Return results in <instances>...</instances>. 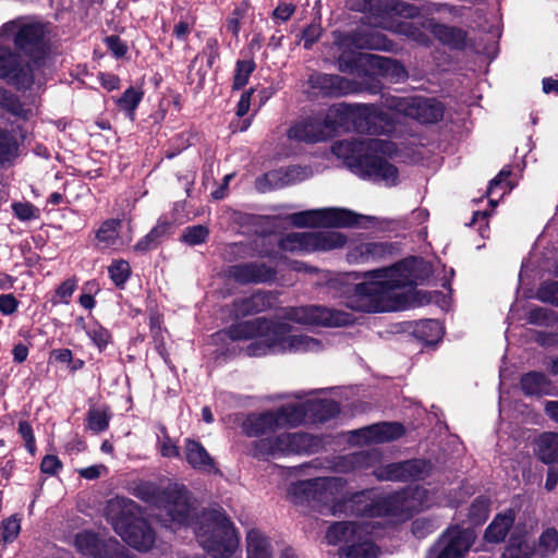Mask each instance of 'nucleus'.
Here are the masks:
<instances>
[{"label": "nucleus", "mask_w": 558, "mask_h": 558, "mask_svg": "<svg viewBox=\"0 0 558 558\" xmlns=\"http://www.w3.org/2000/svg\"><path fill=\"white\" fill-rule=\"evenodd\" d=\"M21 532V520L17 515L4 519L0 526V541L3 544L12 543Z\"/></svg>", "instance_id": "a19ab883"}, {"label": "nucleus", "mask_w": 558, "mask_h": 558, "mask_svg": "<svg viewBox=\"0 0 558 558\" xmlns=\"http://www.w3.org/2000/svg\"><path fill=\"white\" fill-rule=\"evenodd\" d=\"M347 238L339 231L292 232L283 236L279 246L291 253H311L342 247Z\"/></svg>", "instance_id": "4468645a"}, {"label": "nucleus", "mask_w": 558, "mask_h": 558, "mask_svg": "<svg viewBox=\"0 0 558 558\" xmlns=\"http://www.w3.org/2000/svg\"><path fill=\"white\" fill-rule=\"evenodd\" d=\"M474 541L471 530L458 526L448 529L437 542L435 558H464Z\"/></svg>", "instance_id": "a211bd4d"}, {"label": "nucleus", "mask_w": 558, "mask_h": 558, "mask_svg": "<svg viewBox=\"0 0 558 558\" xmlns=\"http://www.w3.org/2000/svg\"><path fill=\"white\" fill-rule=\"evenodd\" d=\"M306 414L298 404H283L260 413H251L242 423L243 433L259 437L251 444V453L257 459L268 460L291 454H311L319 451L324 441L320 437L303 432H282L302 425Z\"/></svg>", "instance_id": "f03ea898"}, {"label": "nucleus", "mask_w": 558, "mask_h": 558, "mask_svg": "<svg viewBox=\"0 0 558 558\" xmlns=\"http://www.w3.org/2000/svg\"><path fill=\"white\" fill-rule=\"evenodd\" d=\"M489 513V500L486 497L476 498L470 508V518L474 523L484 522Z\"/></svg>", "instance_id": "09e8293b"}, {"label": "nucleus", "mask_w": 558, "mask_h": 558, "mask_svg": "<svg viewBox=\"0 0 558 558\" xmlns=\"http://www.w3.org/2000/svg\"><path fill=\"white\" fill-rule=\"evenodd\" d=\"M509 175V172L506 170H501L499 174L493 179L489 183L488 190H487V196L489 198V203L492 205H496V201L494 199V195H497L500 190V196L508 193L512 186L509 184V182H506L507 177Z\"/></svg>", "instance_id": "49530a36"}, {"label": "nucleus", "mask_w": 558, "mask_h": 558, "mask_svg": "<svg viewBox=\"0 0 558 558\" xmlns=\"http://www.w3.org/2000/svg\"><path fill=\"white\" fill-rule=\"evenodd\" d=\"M242 17V14L240 10H234L232 15L228 19L226 27L228 32L232 33L234 36H238L240 32V20Z\"/></svg>", "instance_id": "69168bd1"}, {"label": "nucleus", "mask_w": 558, "mask_h": 558, "mask_svg": "<svg viewBox=\"0 0 558 558\" xmlns=\"http://www.w3.org/2000/svg\"><path fill=\"white\" fill-rule=\"evenodd\" d=\"M341 112L352 117L355 129L361 133L377 134L392 131L386 114L373 105L338 106L330 108L325 119L317 117L293 124L288 131V137L305 143L324 141L335 131L333 118Z\"/></svg>", "instance_id": "0eeeda50"}, {"label": "nucleus", "mask_w": 558, "mask_h": 558, "mask_svg": "<svg viewBox=\"0 0 558 558\" xmlns=\"http://www.w3.org/2000/svg\"><path fill=\"white\" fill-rule=\"evenodd\" d=\"M209 235V230L203 225L186 227L182 233V241L191 246L204 243Z\"/></svg>", "instance_id": "c03bdc74"}, {"label": "nucleus", "mask_w": 558, "mask_h": 558, "mask_svg": "<svg viewBox=\"0 0 558 558\" xmlns=\"http://www.w3.org/2000/svg\"><path fill=\"white\" fill-rule=\"evenodd\" d=\"M74 545L81 554L94 558H136L118 541L109 539L101 544L96 535L90 532L78 533L75 536Z\"/></svg>", "instance_id": "f3484780"}, {"label": "nucleus", "mask_w": 558, "mask_h": 558, "mask_svg": "<svg viewBox=\"0 0 558 558\" xmlns=\"http://www.w3.org/2000/svg\"><path fill=\"white\" fill-rule=\"evenodd\" d=\"M2 105L9 112L22 119H28L35 113L32 107L25 108L19 99H16L13 95L8 94L7 92L3 93Z\"/></svg>", "instance_id": "a18cd8bd"}, {"label": "nucleus", "mask_w": 558, "mask_h": 558, "mask_svg": "<svg viewBox=\"0 0 558 558\" xmlns=\"http://www.w3.org/2000/svg\"><path fill=\"white\" fill-rule=\"evenodd\" d=\"M252 93H253V90H247L241 95V98L238 104V109H236V114L239 117H243L247 113V111L250 109Z\"/></svg>", "instance_id": "774afa93"}, {"label": "nucleus", "mask_w": 558, "mask_h": 558, "mask_svg": "<svg viewBox=\"0 0 558 558\" xmlns=\"http://www.w3.org/2000/svg\"><path fill=\"white\" fill-rule=\"evenodd\" d=\"M332 154L342 159L355 174L396 185L399 180L398 169L389 161L397 153L396 145L381 138L344 140L331 146Z\"/></svg>", "instance_id": "423d86ee"}, {"label": "nucleus", "mask_w": 558, "mask_h": 558, "mask_svg": "<svg viewBox=\"0 0 558 558\" xmlns=\"http://www.w3.org/2000/svg\"><path fill=\"white\" fill-rule=\"evenodd\" d=\"M44 27L38 23L15 20L0 28V78L17 88L34 82L31 54L41 49Z\"/></svg>", "instance_id": "39448f33"}, {"label": "nucleus", "mask_w": 558, "mask_h": 558, "mask_svg": "<svg viewBox=\"0 0 558 558\" xmlns=\"http://www.w3.org/2000/svg\"><path fill=\"white\" fill-rule=\"evenodd\" d=\"M75 290V281L69 279L59 286L56 291V296L53 299V303H69L73 292Z\"/></svg>", "instance_id": "603ef678"}, {"label": "nucleus", "mask_w": 558, "mask_h": 558, "mask_svg": "<svg viewBox=\"0 0 558 558\" xmlns=\"http://www.w3.org/2000/svg\"><path fill=\"white\" fill-rule=\"evenodd\" d=\"M106 472H107V468L102 464L92 465V466L78 470V474L86 480L98 478Z\"/></svg>", "instance_id": "680f3d73"}, {"label": "nucleus", "mask_w": 558, "mask_h": 558, "mask_svg": "<svg viewBox=\"0 0 558 558\" xmlns=\"http://www.w3.org/2000/svg\"><path fill=\"white\" fill-rule=\"evenodd\" d=\"M283 319L305 326L340 327L353 323V316L343 311L318 305L287 307Z\"/></svg>", "instance_id": "2eb2a0df"}, {"label": "nucleus", "mask_w": 558, "mask_h": 558, "mask_svg": "<svg viewBox=\"0 0 558 558\" xmlns=\"http://www.w3.org/2000/svg\"><path fill=\"white\" fill-rule=\"evenodd\" d=\"M389 106L398 113L422 123L436 122L444 113V108L439 101L418 96L392 98Z\"/></svg>", "instance_id": "dca6fc26"}, {"label": "nucleus", "mask_w": 558, "mask_h": 558, "mask_svg": "<svg viewBox=\"0 0 558 558\" xmlns=\"http://www.w3.org/2000/svg\"><path fill=\"white\" fill-rule=\"evenodd\" d=\"M430 472V464L424 460H409L389 463L374 470L379 481H416L425 478Z\"/></svg>", "instance_id": "aec40b11"}, {"label": "nucleus", "mask_w": 558, "mask_h": 558, "mask_svg": "<svg viewBox=\"0 0 558 558\" xmlns=\"http://www.w3.org/2000/svg\"><path fill=\"white\" fill-rule=\"evenodd\" d=\"M360 521L336 522L329 526L326 541L330 545L343 543L340 558H377L378 549L373 539L388 525L383 518L354 514Z\"/></svg>", "instance_id": "6e6552de"}, {"label": "nucleus", "mask_w": 558, "mask_h": 558, "mask_svg": "<svg viewBox=\"0 0 558 558\" xmlns=\"http://www.w3.org/2000/svg\"><path fill=\"white\" fill-rule=\"evenodd\" d=\"M307 168L301 166H291L267 172L256 180V189L259 192H266L271 189H280L301 182L310 177Z\"/></svg>", "instance_id": "412c9836"}, {"label": "nucleus", "mask_w": 558, "mask_h": 558, "mask_svg": "<svg viewBox=\"0 0 558 558\" xmlns=\"http://www.w3.org/2000/svg\"><path fill=\"white\" fill-rule=\"evenodd\" d=\"M294 5L290 3H280L274 11V17L281 22H286L294 13Z\"/></svg>", "instance_id": "e2e57ef3"}, {"label": "nucleus", "mask_w": 558, "mask_h": 558, "mask_svg": "<svg viewBox=\"0 0 558 558\" xmlns=\"http://www.w3.org/2000/svg\"><path fill=\"white\" fill-rule=\"evenodd\" d=\"M19 433H20V435L22 436V438L25 441L26 449L32 454H34L35 450H36V445H35V437H34V434H33V428L29 425V423L26 422V421L20 422V424H19Z\"/></svg>", "instance_id": "5fc2aeb1"}, {"label": "nucleus", "mask_w": 558, "mask_h": 558, "mask_svg": "<svg viewBox=\"0 0 558 558\" xmlns=\"http://www.w3.org/2000/svg\"><path fill=\"white\" fill-rule=\"evenodd\" d=\"M313 88L319 89L324 95L341 96L355 93L356 85L336 74L316 73L310 77Z\"/></svg>", "instance_id": "b1692460"}, {"label": "nucleus", "mask_w": 558, "mask_h": 558, "mask_svg": "<svg viewBox=\"0 0 558 558\" xmlns=\"http://www.w3.org/2000/svg\"><path fill=\"white\" fill-rule=\"evenodd\" d=\"M143 99V92L141 89L130 87L123 95L117 99V105L123 110L130 120H134L135 110Z\"/></svg>", "instance_id": "c9c22d12"}, {"label": "nucleus", "mask_w": 558, "mask_h": 558, "mask_svg": "<svg viewBox=\"0 0 558 558\" xmlns=\"http://www.w3.org/2000/svg\"><path fill=\"white\" fill-rule=\"evenodd\" d=\"M272 298L266 292L258 291L248 298L234 303L235 317L259 313L271 306Z\"/></svg>", "instance_id": "2f4dec72"}, {"label": "nucleus", "mask_w": 558, "mask_h": 558, "mask_svg": "<svg viewBox=\"0 0 558 558\" xmlns=\"http://www.w3.org/2000/svg\"><path fill=\"white\" fill-rule=\"evenodd\" d=\"M19 144L15 136L8 131L0 130V162H8L17 156Z\"/></svg>", "instance_id": "58836bf2"}, {"label": "nucleus", "mask_w": 558, "mask_h": 558, "mask_svg": "<svg viewBox=\"0 0 558 558\" xmlns=\"http://www.w3.org/2000/svg\"><path fill=\"white\" fill-rule=\"evenodd\" d=\"M337 44L342 48L372 50H390L392 46L384 34L375 29L354 33L342 39H337Z\"/></svg>", "instance_id": "5701e85b"}, {"label": "nucleus", "mask_w": 558, "mask_h": 558, "mask_svg": "<svg viewBox=\"0 0 558 558\" xmlns=\"http://www.w3.org/2000/svg\"><path fill=\"white\" fill-rule=\"evenodd\" d=\"M44 473L54 475L61 469V462L56 456H46L40 464Z\"/></svg>", "instance_id": "4d7b16f0"}, {"label": "nucleus", "mask_w": 558, "mask_h": 558, "mask_svg": "<svg viewBox=\"0 0 558 558\" xmlns=\"http://www.w3.org/2000/svg\"><path fill=\"white\" fill-rule=\"evenodd\" d=\"M536 298L546 303L558 304V282L548 281L541 284Z\"/></svg>", "instance_id": "3c124183"}, {"label": "nucleus", "mask_w": 558, "mask_h": 558, "mask_svg": "<svg viewBox=\"0 0 558 558\" xmlns=\"http://www.w3.org/2000/svg\"><path fill=\"white\" fill-rule=\"evenodd\" d=\"M415 332L422 338L426 343L432 344L439 341L444 335V329L441 324L436 319H427L421 322Z\"/></svg>", "instance_id": "e433bc0d"}, {"label": "nucleus", "mask_w": 558, "mask_h": 558, "mask_svg": "<svg viewBox=\"0 0 558 558\" xmlns=\"http://www.w3.org/2000/svg\"><path fill=\"white\" fill-rule=\"evenodd\" d=\"M120 220L109 219L105 221L97 231L96 238L104 248L119 250L131 242V236L123 238L120 235Z\"/></svg>", "instance_id": "c85d7f7f"}, {"label": "nucleus", "mask_w": 558, "mask_h": 558, "mask_svg": "<svg viewBox=\"0 0 558 558\" xmlns=\"http://www.w3.org/2000/svg\"><path fill=\"white\" fill-rule=\"evenodd\" d=\"M204 53L208 56L207 63L209 66H211L216 59L219 57V44L216 38L207 39Z\"/></svg>", "instance_id": "052dcab7"}, {"label": "nucleus", "mask_w": 558, "mask_h": 558, "mask_svg": "<svg viewBox=\"0 0 558 558\" xmlns=\"http://www.w3.org/2000/svg\"><path fill=\"white\" fill-rule=\"evenodd\" d=\"M228 275L240 283H265L271 281L276 272L264 263L254 262L231 266Z\"/></svg>", "instance_id": "4be33fe9"}, {"label": "nucleus", "mask_w": 558, "mask_h": 558, "mask_svg": "<svg viewBox=\"0 0 558 558\" xmlns=\"http://www.w3.org/2000/svg\"><path fill=\"white\" fill-rule=\"evenodd\" d=\"M533 556L534 547L527 541L512 538L501 558H532Z\"/></svg>", "instance_id": "ea45409f"}, {"label": "nucleus", "mask_w": 558, "mask_h": 558, "mask_svg": "<svg viewBox=\"0 0 558 558\" xmlns=\"http://www.w3.org/2000/svg\"><path fill=\"white\" fill-rule=\"evenodd\" d=\"M246 558H272L270 539L258 530L247 532Z\"/></svg>", "instance_id": "473e14b6"}, {"label": "nucleus", "mask_w": 558, "mask_h": 558, "mask_svg": "<svg viewBox=\"0 0 558 558\" xmlns=\"http://www.w3.org/2000/svg\"><path fill=\"white\" fill-rule=\"evenodd\" d=\"M535 445L536 453L544 463H558V433H543L537 437Z\"/></svg>", "instance_id": "72a5a7b5"}, {"label": "nucleus", "mask_w": 558, "mask_h": 558, "mask_svg": "<svg viewBox=\"0 0 558 558\" xmlns=\"http://www.w3.org/2000/svg\"><path fill=\"white\" fill-rule=\"evenodd\" d=\"M86 333L99 350H102L110 340L109 331L96 323L87 326Z\"/></svg>", "instance_id": "8fccbe9b"}, {"label": "nucleus", "mask_w": 558, "mask_h": 558, "mask_svg": "<svg viewBox=\"0 0 558 558\" xmlns=\"http://www.w3.org/2000/svg\"><path fill=\"white\" fill-rule=\"evenodd\" d=\"M108 272L113 283L122 287L131 275V267L126 260L118 259L108 267Z\"/></svg>", "instance_id": "37998d69"}, {"label": "nucleus", "mask_w": 558, "mask_h": 558, "mask_svg": "<svg viewBox=\"0 0 558 558\" xmlns=\"http://www.w3.org/2000/svg\"><path fill=\"white\" fill-rule=\"evenodd\" d=\"M413 264V260L407 259L389 268L366 272L362 282L344 290L342 303L352 311L364 313L402 308V290L415 283Z\"/></svg>", "instance_id": "7ed1b4c3"}, {"label": "nucleus", "mask_w": 558, "mask_h": 558, "mask_svg": "<svg viewBox=\"0 0 558 558\" xmlns=\"http://www.w3.org/2000/svg\"><path fill=\"white\" fill-rule=\"evenodd\" d=\"M521 388L526 396L548 395L551 391L547 376L539 372H530L522 376Z\"/></svg>", "instance_id": "f704fd0d"}, {"label": "nucleus", "mask_w": 558, "mask_h": 558, "mask_svg": "<svg viewBox=\"0 0 558 558\" xmlns=\"http://www.w3.org/2000/svg\"><path fill=\"white\" fill-rule=\"evenodd\" d=\"M364 59L372 70L392 82H400L407 77L405 69L396 60L376 54H366Z\"/></svg>", "instance_id": "bb28decb"}, {"label": "nucleus", "mask_w": 558, "mask_h": 558, "mask_svg": "<svg viewBox=\"0 0 558 558\" xmlns=\"http://www.w3.org/2000/svg\"><path fill=\"white\" fill-rule=\"evenodd\" d=\"M158 239L156 236H154L150 232L145 235L143 239H141L136 245L134 246V248L138 252H147L154 247L157 246L158 244Z\"/></svg>", "instance_id": "0e129e2a"}, {"label": "nucleus", "mask_w": 558, "mask_h": 558, "mask_svg": "<svg viewBox=\"0 0 558 558\" xmlns=\"http://www.w3.org/2000/svg\"><path fill=\"white\" fill-rule=\"evenodd\" d=\"M364 218L345 208L328 207L295 213L290 216V221L299 228H348Z\"/></svg>", "instance_id": "ddd939ff"}, {"label": "nucleus", "mask_w": 558, "mask_h": 558, "mask_svg": "<svg viewBox=\"0 0 558 558\" xmlns=\"http://www.w3.org/2000/svg\"><path fill=\"white\" fill-rule=\"evenodd\" d=\"M514 519L515 513L512 509L498 513L485 531V541L488 543L502 542L512 526Z\"/></svg>", "instance_id": "7c9ffc66"}, {"label": "nucleus", "mask_w": 558, "mask_h": 558, "mask_svg": "<svg viewBox=\"0 0 558 558\" xmlns=\"http://www.w3.org/2000/svg\"><path fill=\"white\" fill-rule=\"evenodd\" d=\"M558 548V532L555 529H546L539 536L538 545L534 548V555L545 558Z\"/></svg>", "instance_id": "4c0bfd02"}, {"label": "nucleus", "mask_w": 558, "mask_h": 558, "mask_svg": "<svg viewBox=\"0 0 558 558\" xmlns=\"http://www.w3.org/2000/svg\"><path fill=\"white\" fill-rule=\"evenodd\" d=\"M106 44L109 50L118 58L126 53V46L117 36H109L106 38Z\"/></svg>", "instance_id": "13d9d810"}, {"label": "nucleus", "mask_w": 558, "mask_h": 558, "mask_svg": "<svg viewBox=\"0 0 558 558\" xmlns=\"http://www.w3.org/2000/svg\"><path fill=\"white\" fill-rule=\"evenodd\" d=\"M389 253V246L381 242H363L353 245L349 253L348 259L351 263L363 264L377 262Z\"/></svg>", "instance_id": "a878e982"}, {"label": "nucleus", "mask_w": 558, "mask_h": 558, "mask_svg": "<svg viewBox=\"0 0 558 558\" xmlns=\"http://www.w3.org/2000/svg\"><path fill=\"white\" fill-rule=\"evenodd\" d=\"M380 460L378 450L359 451L342 457L337 463L336 469L341 472H351L361 469L374 466Z\"/></svg>", "instance_id": "c756f323"}, {"label": "nucleus", "mask_w": 558, "mask_h": 558, "mask_svg": "<svg viewBox=\"0 0 558 558\" xmlns=\"http://www.w3.org/2000/svg\"><path fill=\"white\" fill-rule=\"evenodd\" d=\"M215 341L229 338L232 341L252 340L245 351L248 356H265L279 353L318 352L324 349L320 340L293 333L289 324L257 317L240 322L213 336Z\"/></svg>", "instance_id": "20e7f679"}, {"label": "nucleus", "mask_w": 558, "mask_h": 558, "mask_svg": "<svg viewBox=\"0 0 558 558\" xmlns=\"http://www.w3.org/2000/svg\"><path fill=\"white\" fill-rule=\"evenodd\" d=\"M398 17L391 21H383L380 26L392 33L403 35L416 43L426 45L428 37L426 31L432 33L442 44L454 49H461L465 45L466 34L464 31L438 24L434 19L422 20L420 10L408 3L399 4L397 8Z\"/></svg>", "instance_id": "1a4fd4ad"}, {"label": "nucleus", "mask_w": 558, "mask_h": 558, "mask_svg": "<svg viewBox=\"0 0 558 558\" xmlns=\"http://www.w3.org/2000/svg\"><path fill=\"white\" fill-rule=\"evenodd\" d=\"M255 70V63L253 60H240L236 63L233 87L240 89L246 85L250 75Z\"/></svg>", "instance_id": "de8ad7c7"}, {"label": "nucleus", "mask_w": 558, "mask_h": 558, "mask_svg": "<svg viewBox=\"0 0 558 558\" xmlns=\"http://www.w3.org/2000/svg\"><path fill=\"white\" fill-rule=\"evenodd\" d=\"M290 404H298L306 414L302 424L326 422L335 417L340 411L337 402L327 399L295 401L290 402Z\"/></svg>", "instance_id": "393cba45"}, {"label": "nucleus", "mask_w": 558, "mask_h": 558, "mask_svg": "<svg viewBox=\"0 0 558 558\" xmlns=\"http://www.w3.org/2000/svg\"><path fill=\"white\" fill-rule=\"evenodd\" d=\"M17 308V301L12 294L0 295V313L11 315Z\"/></svg>", "instance_id": "bf43d9fd"}, {"label": "nucleus", "mask_w": 558, "mask_h": 558, "mask_svg": "<svg viewBox=\"0 0 558 558\" xmlns=\"http://www.w3.org/2000/svg\"><path fill=\"white\" fill-rule=\"evenodd\" d=\"M132 494L137 498L155 505L165 525L173 523L187 524L192 508L190 497L185 489L169 487L160 493L157 486L150 482H138L132 488Z\"/></svg>", "instance_id": "f8f14e48"}, {"label": "nucleus", "mask_w": 558, "mask_h": 558, "mask_svg": "<svg viewBox=\"0 0 558 558\" xmlns=\"http://www.w3.org/2000/svg\"><path fill=\"white\" fill-rule=\"evenodd\" d=\"M159 451L166 458H177L180 456L179 447L168 435H163L159 439Z\"/></svg>", "instance_id": "864d4df0"}, {"label": "nucleus", "mask_w": 558, "mask_h": 558, "mask_svg": "<svg viewBox=\"0 0 558 558\" xmlns=\"http://www.w3.org/2000/svg\"><path fill=\"white\" fill-rule=\"evenodd\" d=\"M184 457L187 463L195 470L206 473L217 472L213 458L198 441L192 439L185 441Z\"/></svg>", "instance_id": "cd10ccee"}, {"label": "nucleus", "mask_w": 558, "mask_h": 558, "mask_svg": "<svg viewBox=\"0 0 558 558\" xmlns=\"http://www.w3.org/2000/svg\"><path fill=\"white\" fill-rule=\"evenodd\" d=\"M195 533L199 545L214 558H229L240 545L233 523L219 510L203 512Z\"/></svg>", "instance_id": "9b49d317"}, {"label": "nucleus", "mask_w": 558, "mask_h": 558, "mask_svg": "<svg viewBox=\"0 0 558 558\" xmlns=\"http://www.w3.org/2000/svg\"><path fill=\"white\" fill-rule=\"evenodd\" d=\"M288 495L295 505H318L331 514H367L383 518L388 525L409 518L413 512L433 506L452 505L441 500L437 489L415 486L391 495L376 489L347 493V481L339 476L298 481L290 485Z\"/></svg>", "instance_id": "f257e3e1"}, {"label": "nucleus", "mask_w": 558, "mask_h": 558, "mask_svg": "<svg viewBox=\"0 0 558 558\" xmlns=\"http://www.w3.org/2000/svg\"><path fill=\"white\" fill-rule=\"evenodd\" d=\"M106 517L117 534L130 546L146 551L155 543V532L141 515L137 505L128 498L116 497L108 501Z\"/></svg>", "instance_id": "9d476101"}, {"label": "nucleus", "mask_w": 558, "mask_h": 558, "mask_svg": "<svg viewBox=\"0 0 558 558\" xmlns=\"http://www.w3.org/2000/svg\"><path fill=\"white\" fill-rule=\"evenodd\" d=\"M100 82L104 88L107 90H114L120 86V80L113 74H100Z\"/></svg>", "instance_id": "338daca9"}, {"label": "nucleus", "mask_w": 558, "mask_h": 558, "mask_svg": "<svg viewBox=\"0 0 558 558\" xmlns=\"http://www.w3.org/2000/svg\"><path fill=\"white\" fill-rule=\"evenodd\" d=\"M12 208L15 216L21 220H29L35 217L36 209L28 203H14Z\"/></svg>", "instance_id": "6e6d98bb"}, {"label": "nucleus", "mask_w": 558, "mask_h": 558, "mask_svg": "<svg viewBox=\"0 0 558 558\" xmlns=\"http://www.w3.org/2000/svg\"><path fill=\"white\" fill-rule=\"evenodd\" d=\"M404 433V428L399 423H378L367 427L351 430L348 434V442L354 446H368L391 441Z\"/></svg>", "instance_id": "6ab92c4d"}, {"label": "nucleus", "mask_w": 558, "mask_h": 558, "mask_svg": "<svg viewBox=\"0 0 558 558\" xmlns=\"http://www.w3.org/2000/svg\"><path fill=\"white\" fill-rule=\"evenodd\" d=\"M109 414L107 409H90L87 416V426L94 433H100L108 428Z\"/></svg>", "instance_id": "79ce46f5"}]
</instances>
